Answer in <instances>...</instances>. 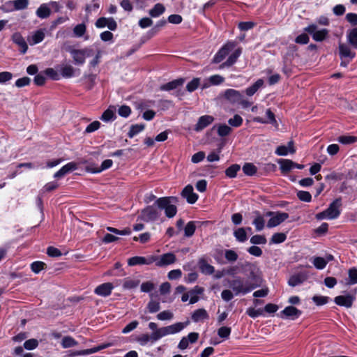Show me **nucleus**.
<instances>
[{
	"label": "nucleus",
	"mask_w": 357,
	"mask_h": 357,
	"mask_svg": "<svg viewBox=\"0 0 357 357\" xmlns=\"http://www.w3.org/2000/svg\"><path fill=\"white\" fill-rule=\"evenodd\" d=\"M261 283V279L257 276L253 271L250 273V279L245 280L241 277H235L231 280H227V285L234 292L235 295L240 294H246L255 288L259 287Z\"/></svg>",
	"instance_id": "1"
},
{
	"label": "nucleus",
	"mask_w": 357,
	"mask_h": 357,
	"mask_svg": "<svg viewBox=\"0 0 357 357\" xmlns=\"http://www.w3.org/2000/svg\"><path fill=\"white\" fill-rule=\"evenodd\" d=\"M188 323L183 324L178 322L174 324L160 328L156 331L153 332L151 335L142 334L136 338V341L142 346L146 345L149 342H155L164 336L170 334H174L180 332L184 328Z\"/></svg>",
	"instance_id": "2"
},
{
	"label": "nucleus",
	"mask_w": 357,
	"mask_h": 357,
	"mask_svg": "<svg viewBox=\"0 0 357 357\" xmlns=\"http://www.w3.org/2000/svg\"><path fill=\"white\" fill-rule=\"evenodd\" d=\"M178 201L176 197H164L156 199L155 205L158 207L160 210H164L165 215L172 218L174 217L177 213V208L172 202H176Z\"/></svg>",
	"instance_id": "3"
},
{
	"label": "nucleus",
	"mask_w": 357,
	"mask_h": 357,
	"mask_svg": "<svg viewBox=\"0 0 357 357\" xmlns=\"http://www.w3.org/2000/svg\"><path fill=\"white\" fill-rule=\"evenodd\" d=\"M68 52L73 59V63L77 66L83 65L85 63L86 58L91 56L93 54V50L90 47L79 50L69 47Z\"/></svg>",
	"instance_id": "4"
},
{
	"label": "nucleus",
	"mask_w": 357,
	"mask_h": 357,
	"mask_svg": "<svg viewBox=\"0 0 357 357\" xmlns=\"http://www.w3.org/2000/svg\"><path fill=\"white\" fill-rule=\"evenodd\" d=\"M237 43L236 41H228L215 54L212 63H221L227 56L236 47Z\"/></svg>",
	"instance_id": "5"
},
{
	"label": "nucleus",
	"mask_w": 357,
	"mask_h": 357,
	"mask_svg": "<svg viewBox=\"0 0 357 357\" xmlns=\"http://www.w3.org/2000/svg\"><path fill=\"white\" fill-rule=\"evenodd\" d=\"M266 216L270 217V219L267 222V227L272 228L280 225L282 222L285 221L289 218V214L284 212L268 211L266 213Z\"/></svg>",
	"instance_id": "6"
},
{
	"label": "nucleus",
	"mask_w": 357,
	"mask_h": 357,
	"mask_svg": "<svg viewBox=\"0 0 357 357\" xmlns=\"http://www.w3.org/2000/svg\"><path fill=\"white\" fill-rule=\"evenodd\" d=\"M317 29L318 27L316 24H312L304 28V31L310 34L314 40L321 42L326 38L329 31L326 29H322L321 30H318Z\"/></svg>",
	"instance_id": "7"
},
{
	"label": "nucleus",
	"mask_w": 357,
	"mask_h": 357,
	"mask_svg": "<svg viewBox=\"0 0 357 357\" xmlns=\"http://www.w3.org/2000/svg\"><path fill=\"white\" fill-rule=\"evenodd\" d=\"M160 212L153 206H148L143 209L139 218L145 222L155 221L160 217Z\"/></svg>",
	"instance_id": "8"
},
{
	"label": "nucleus",
	"mask_w": 357,
	"mask_h": 357,
	"mask_svg": "<svg viewBox=\"0 0 357 357\" xmlns=\"http://www.w3.org/2000/svg\"><path fill=\"white\" fill-rule=\"evenodd\" d=\"M342 206V199L337 198L330 204L326 209L328 215V219L333 220L337 218L340 214V207Z\"/></svg>",
	"instance_id": "9"
},
{
	"label": "nucleus",
	"mask_w": 357,
	"mask_h": 357,
	"mask_svg": "<svg viewBox=\"0 0 357 357\" xmlns=\"http://www.w3.org/2000/svg\"><path fill=\"white\" fill-rule=\"evenodd\" d=\"M97 28H104L107 26L111 31H115L117 28L116 22L112 17H100L96 22Z\"/></svg>",
	"instance_id": "10"
},
{
	"label": "nucleus",
	"mask_w": 357,
	"mask_h": 357,
	"mask_svg": "<svg viewBox=\"0 0 357 357\" xmlns=\"http://www.w3.org/2000/svg\"><path fill=\"white\" fill-rule=\"evenodd\" d=\"M181 195L191 204L195 203L198 199V195L193 192V187L191 185H188L183 189Z\"/></svg>",
	"instance_id": "11"
},
{
	"label": "nucleus",
	"mask_w": 357,
	"mask_h": 357,
	"mask_svg": "<svg viewBox=\"0 0 357 357\" xmlns=\"http://www.w3.org/2000/svg\"><path fill=\"white\" fill-rule=\"evenodd\" d=\"M242 53V49L238 47L228 57L226 61L220 64L219 68L222 69L224 68H228L233 66L237 61L238 58Z\"/></svg>",
	"instance_id": "12"
},
{
	"label": "nucleus",
	"mask_w": 357,
	"mask_h": 357,
	"mask_svg": "<svg viewBox=\"0 0 357 357\" xmlns=\"http://www.w3.org/2000/svg\"><path fill=\"white\" fill-rule=\"evenodd\" d=\"M176 260V255L172 252H168L163 254L160 257L159 259L156 262V265L160 267L165 266L174 264Z\"/></svg>",
	"instance_id": "13"
},
{
	"label": "nucleus",
	"mask_w": 357,
	"mask_h": 357,
	"mask_svg": "<svg viewBox=\"0 0 357 357\" xmlns=\"http://www.w3.org/2000/svg\"><path fill=\"white\" fill-rule=\"evenodd\" d=\"M13 42L16 44L20 47V52L22 54H25L28 50V45L25 39L22 37V36L18 33H14L12 36Z\"/></svg>",
	"instance_id": "14"
},
{
	"label": "nucleus",
	"mask_w": 357,
	"mask_h": 357,
	"mask_svg": "<svg viewBox=\"0 0 357 357\" xmlns=\"http://www.w3.org/2000/svg\"><path fill=\"white\" fill-rule=\"evenodd\" d=\"M224 96L231 103H240L243 99V96L239 91L231 89H227Z\"/></svg>",
	"instance_id": "15"
},
{
	"label": "nucleus",
	"mask_w": 357,
	"mask_h": 357,
	"mask_svg": "<svg viewBox=\"0 0 357 357\" xmlns=\"http://www.w3.org/2000/svg\"><path fill=\"white\" fill-rule=\"evenodd\" d=\"M114 286L111 282H105L98 285L94 290L95 294L103 297L108 296L111 294Z\"/></svg>",
	"instance_id": "16"
},
{
	"label": "nucleus",
	"mask_w": 357,
	"mask_h": 357,
	"mask_svg": "<svg viewBox=\"0 0 357 357\" xmlns=\"http://www.w3.org/2000/svg\"><path fill=\"white\" fill-rule=\"evenodd\" d=\"M338 49L341 59H349L352 60L356 56V53L352 52L350 47L344 43H340Z\"/></svg>",
	"instance_id": "17"
},
{
	"label": "nucleus",
	"mask_w": 357,
	"mask_h": 357,
	"mask_svg": "<svg viewBox=\"0 0 357 357\" xmlns=\"http://www.w3.org/2000/svg\"><path fill=\"white\" fill-rule=\"evenodd\" d=\"M307 279V274L306 273L301 272L296 273L289 278L288 284L291 287H296L303 283Z\"/></svg>",
	"instance_id": "18"
},
{
	"label": "nucleus",
	"mask_w": 357,
	"mask_h": 357,
	"mask_svg": "<svg viewBox=\"0 0 357 357\" xmlns=\"http://www.w3.org/2000/svg\"><path fill=\"white\" fill-rule=\"evenodd\" d=\"M281 317L295 319L301 314V311L294 306L286 307L281 312Z\"/></svg>",
	"instance_id": "19"
},
{
	"label": "nucleus",
	"mask_w": 357,
	"mask_h": 357,
	"mask_svg": "<svg viewBox=\"0 0 357 357\" xmlns=\"http://www.w3.org/2000/svg\"><path fill=\"white\" fill-rule=\"evenodd\" d=\"M214 121V118L210 115L202 116L199 118L197 124L195 125V130L197 132L202 130L211 124Z\"/></svg>",
	"instance_id": "20"
},
{
	"label": "nucleus",
	"mask_w": 357,
	"mask_h": 357,
	"mask_svg": "<svg viewBox=\"0 0 357 357\" xmlns=\"http://www.w3.org/2000/svg\"><path fill=\"white\" fill-rule=\"evenodd\" d=\"M354 300V297L348 294L347 296H337L335 298L334 301L337 305L349 308L352 306Z\"/></svg>",
	"instance_id": "21"
},
{
	"label": "nucleus",
	"mask_w": 357,
	"mask_h": 357,
	"mask_svg": "<svg viewBox=\"0 0 357 357\" xmlns=\"http://www.w3.org/2000/svg\"><path fill=\"white\" fill-rule=\"evenodd\" d=\"M77 165L75 162H69V163L66 164V165H64L63 167H62L58 172H56L54 174V177L56 178L63 177L68 173H69L73 170H75L77 169Z\"/></svg>",
	"instance_id": "22"
},
{
	"label": "nucleus",
	"mask_w": 357,
	"mask_h": 357,
	"mask_svg": "<svg viewBox=\"0 0 357 357\" xmlns=\"http://www.w3.org/2000/svg\"><path fill=\"white\" fill-rule=\"evenodd\" d=\"M198 266L200 271L204 275H212L215 272L214 267L209 264L204 258L199 259Z\"/></svg>",
	"instance_id": "23"
},
{
	"label": "nucleus",
	"mask_w": 357,
	"mask_h": 357,
	"mask_svg": "<svg viewBox=\"0 0 357 357\" xmlns=\"http://www.w3.org/2000/svg\"><path fill=\"white\" fill-rule=\"evenodd\" d=\"M185 79L179 78L162 84L160 86L161 91H171L177 89L184 84Z\"/></svg>",
	"instance_id": "24"
},
{
	"label": "nucleus",
	"mask_w": 357,
	"mask_h": 357,
	"mask_svg": "<svg viewBox=\"0 0 357 357\" xmlns=\"http://www.w3.org/2000/svg\"><path fill=\"white\" fill-rule=\"evenodd\" d=\"M296 151L294 147L293 141H290L287 146L282 145L279 146L275 150V154L278 155H287L289 153H294Z\"/></svg>",
	"instance_id": "25"
},
{
	"label": "nucleus",
	"mask_w": 357,
	"mask_h": 357,
	"mask_svg": "<svg viewBox=\"0 0 357 357\" xmlns=\"http://www.w3.org/2000/svg\"><path fill=\"white\" fill-rule=\"evenodd\" d=\"M79 69H75L71 65L66 64L61 68V74L65 78L72 77L76 74L79 75Z\"/></svg>",
	"instance_id": "26"
},
{
	"label": "nucleus",
	"mask_w": 357,
	"mask_h": 357,
	"mask_svg": "<svg viewBox=\"0 0 357 357\" xmlns=\"http://www.w3.org/2000/svg\"><path fill=\"white\" fill-rule=\"evenodd\" d=\"M209 318L208 314L204 308H199L193 312L191 316L192 320L197 323Z\"/></svg>",
	"instance_id": "27"
},
{
	"label": "nucleus",
	"mask_w": 357,
	"mask_h": 357,
	"mask_svg": "<svg viewBox=\"0 0 357 357\" xmlns=\"http://www.w3.org/2000/svg\"><path fill=\"white\" fill-rule=\"evenodd\" d=\"M204 289L203 287L199 286H195L193 289L189 291L190 295V303L194 304L199 301V297L198 295L202 294Z\"/></svg>",
	"instance_id": "28"
},
{
	"label": "nucleus",
	"mask_w": 357,
	"mask_h": 357,
	"mask_svg": "<svg viewBox=\"0 0 357 357\" xmlns=\"http://www.w3.org/2000/svg\"><path fill=\"white\" fill-rule=\"evenodd\" d=\"M278 163L280 165V170L282 173L289 172L294 167L295 162L288 159H279Z\"/></svg>",
	"instance_id": "29"
},
{
	"label": "nucleus",
	"mask_w": 357,
	"mask_h": 357,
	"mask_svg": "<svg viewBox=\"0 0 357 357\" xmlns=\"http://www.w3.org/2000/svg\"><path fill=\"white\" fill-rule=\"evenodd\" d=\"M347 38L349 44L357 49V26L347 31Z\"/></svg>",
	"instance_id": "30"
},
{
	"label": "nucleus",
	"mask_w": 357,
	"mask_h": 357,
	"mask_svg": "<svg viewBox=\"0 0 357 357\" xmlns=\"http://www.w3.org/2000/svg\"><path fill=\"white\" fill-rule=\"evenodd\" d=\"M152 263L151 260H148L144 257H132L128 260V264L129 266H136L141 264H150Z\"/></svg>",
	"instance_id": "31"
},
{
	"label": "nucleus",
	"mask_w": 357,
	"mask_h": 357,
	"mask_svg": "<svg viewBox=\"0 0 357 357\" xmlns=\"http://www.w3.org/2000/svg\"><path fill=\"white\" fill-rule=\"evenodd\" d=\"M139 280L126 278L123 281V287L125 289H131L137 287L139 284Z\"/></svg>",
	"instance_id": "32"
},
{
	"label": "nucleus",
	"mask_w": 357,
	"mask_h": 357,
	"mask_svg": "<svg viewBox=\"0 0 357 357\" xmlns=\"http://www.w3.org/2000/svg\"><path fill=\"white\" fill-rule=\"evenodd\" d=\"M165 10V6L162 3H156L152 9L149 10V15L152 17H157L162 15Z\"/></svg>",
	"instance_id": "33"
},
{
	"label": "nucleus",
	"mask_w": 357,
	"mask_h": 357,
	"mask_svg": "<svg viewBox=\"0 0 357 357\" xmlns=\"http://www.w3.org/2000/svg\"><path fill=\"white\" fill-rule=\"evenodd\" d=\"M51 10L46 4H42L36 10V15L38 17L44 19L50 16Z\"/></svg>",
	"instance_id": "34"
},
{
	"label": "nucleus",
	"mask_w": 357,
	"mask_h": 357,
	"mask_svg": "<svg viewBox=\"0 0 357 357\" xmlns=\"http://www.w3.org/2000/svg\"><path fill=\"white\" fill-rule=\"evenodd\" d=\"M196 230V222L190 221L184 227V235L185 237H191Z\"/></svg>",
	"instance_id": "35"
},
{
	"label": "nucleus",
	"mask_w": 357,
	"mask_h": 357,
	"mask_svg": "<svg viewBox=\"0 0 357 357\" xmlns=\"http://www.w3.org/2000/svg\"><path fill=\"white\" fill-rule=\"evenodd\" d=\"M234 236L238 241L241 243L245 242L248 238L245 229L243 227H240L236 229L234 231Z\"/></svg>",
	"instance_id": "36"
},
{
	"label": "nucleus",
	"mask_w": 357,
	"mask_h": 357,
	"mask_svg": "<svg viewBox=\"0 0 357 357\" xmlns=\"http://www.w3.org/2000/svg\"><path fill=\"white\" fill-rule=\"evenodd\" d=\"M116 118L114 109L109 107L107 109H106L102 114L100 119L103 121L108 122L112 120H114Z\"/></svg>",
	"instance_id": "37"
},
{
	"label": "nucleus",
	"mask_w": 357,
	"mask_h": 357,
	"mask_svg": "<svg viewBox=\"0 0 357 357\" xmlns=\"http://www.w3.org/2000/svg\"><path fill=\"white\" fill-rule=\"evenodd\" d=\"M243 172L247 176H253L257 173V168L252 163H245L243 166Z\"/></svg>",
	"instance_id": "38"
},
{
	"label": "nucleus",
	"mask_w": 357,
	"mask_h": 357,
	"mask_svg": "<svg viewBox=\"0 0 357 357\" xmlns=\"http://www.w3.org/2000/svg\"><path fill=\"white\" fill-rule=\"evenodd\" d=\"M241 169V166L238 164H234L229 166L225 170V174L229 178H235L237 172Z\"/></svg>",
	"instance_id": "39"
},
{
	"label": "nucleus",
	"mask_w": 357,
	"mask_h": 357,
	"mask_svg": "<svg viewBox=\"0 0 357 357\" xmlns=\"http://www.w3.org/2000/svg\"><path fill=\"white\" fill-rule=\"evenodd\" d=\"M78 342L70 336H65L61 341V346L63 348H70L77 346Z\"/></svg>",
	"instance_id": "40"
},
{
	"label": "nucleus",
	"mask_w": 357,
	"mask_h": 357,
	"mask_svg": "<svg viewBox=\"0 0 357 357\" xmlns=\"http://www.w3.org/2000/svg\"><path fill=\"white\" fill-rule=\"evenodd\" d=\"M113 164V161L110 159H107L104 160L100 167H97L95 169H91L90 171L92 173H100L103 170L107 169L112 167Z\"/></svg>",
	"instance_id": "41"
},
{
	"label": "nucleus",
	"mask_w": 357,
	"mask_h": 357,
	"mask_svg": "<svg viewBox=\"0 0 357 357\" xmlns=\"http://www.w3.org/2000/svg\"><path fill=\"white\" fill-rule=\"evenodd\" d=\"M287 235L284 233H275L271 240L270 244H278L285 241Z\"/></svg>",
	"instance_id": "42"
},
{
	"label": "nucleus",
	"mask_w": 357,
	"mask_h": 357,
	"mask_svg": "<svg viewBox=\"0 0 357 357\" xmlns=\"http://www.w3.org/2000/svg\"><path fill=\"white\" fill-rule=\"evenodd\" d=\"M145 128L144 124H135L130 126L128 136L132 138L135 135L142 132Z\"/></svg>",
	"instance_id": "43"
},
{
	"label": "nucleus",
	"mask_w": 357,
	"mask_h": 357,
	"mask_svg": "<svg viewBox=\"0 0 357 357\" xmlns=\"http://www.w3.org/2000/svg\"><path fill=\"white\" fill-rule=\"evenodd\" d=\"M86 31V26L85 24L81 23L76 25L73 29V33L76 37H82L84 35Z\"/></svg>",
	"instance_id": "44"
},
{
	"label": "nucleus",
	"mask_w": 357,
	"mask_h": 357,
	"mask_svg": "<svg viewBox=\"0 0 357 357\" xmlns=\"http://www.w3.org/2000/svg\"><path fill=\"white\" fill-rule=\"evenodd\" d=\"M231 132V128L226 124H220L218 127V134L220 137L229 135Z\"/></svg>",
	"instance_id": "45"
},
{
	"label": "nucleus",
	"mask_w": 357,
	"mask_h": 357,
	"mask_svg": "<svg viewBox=\"0 0 357 357\" xmlns=\"http://www.w3.org/2000/svg\"><path fill=\"white\" fill-rule=\"evenodd\" d=\"M147 309L150 313H155L160 310V302L154 300H151L147 304Z\"/></svg>",
	"instance_id": "46"
},
{
	"label": "nucleus",
	"mask_w": 357,
	"mask_h": 357,
	"mask_svg": "<svg viewBox=\"0 0 357 357\" xmlns=\"http://www.w3.org/2000/svg\"><path fill=\"white\" fill-rule=\"evenodd\" d=\"M252 224L255 225L257 231H261L264 228V218L261 215H258L254 219Z\"/></svg>",
	"instance_id": "47"
},
{
	"label": "nucleus",
	"mask_w": 357,
	"mask_h": 357,
	"mask_svg": "<svg viewBox=\"0 0 357 357\" xmlns=\"http://www.w3.org/2000/svg\"><path fill=\"white\" fill-rule=\"evenodd\" d=\"M312 263L317 269L321 270L326 267L327 261H326L323 257H316L313 259Z\"/></svg>",
	"instance_id": "48"
},
{
	"label": "nucleus",
	"mask_w": 357,
	"mask_h": 357,
	"mask_svg": "<svg viewBox=\"0 0 357 357\" xmlns=\"http://www.w3.org/2000/svg\"><path fill=\"white\" fill-rule=\"evenodd\" d=\"M228 123L233 127L237 128L242 125L243 119L238 114H235L233 118L228 120Z\"/></svg>",
	"instance_id": "49"
},
{
	"label": "nucleus",
	"mask_w": 357,
	"mask_h": 357,
	"mask_svg": "<svg viewBox=\"0 0 357 357\" xmlns=\"http://www.w3.org/2000/svg\"><path fill=\"white\" fill-rule=\"evenodd\" d=\"M266 241V237L262 235H254L250 238V243L253 245H264Z\"/></svg>",
	"instance_id": "50"
},
{
	"label": "nucleus",
	"mask_w": 357,
	"mask_h": 357,
	"mask_svg": "<svg viewBox=\"0 0 357 357\" xmlns=\"http://www.w3.org/2000/svg\"><path fill=\"white\" fill-rule=\"evenodd\" d=\"M225 259L229 262H235L238 259V254L232 250H226L225 252Z\"/></svg>",
	"instance_id": "51"
},
{
	"label": "nucleus",
	"mask_w": 357,
	"mask_h": 357,
	"mask_svg": "<svg viewBox=\"0 0 357 357\" xmlns=\"http://www.w3.org/2000/svg\"><path fill=\"white\" fill-rule=\"evenodd\" d=\"M357 138L354 136H340L337 141L343 144H350L356 142Z\"/></svg>",
	"instance_id": "52"
},
{
	"label": "nucleus",
	"mask_w": 357,
	"mask_h": 357,
	"mask_svg": "<svg viewBox=\"0 0 357 357\" xmlns=\"http://www.w3.org/2000/svg\"><path fill=\"white\" fill-rule=\"evenodd\" d=\"M199 84H200V79L199 78H194L192 80H191L190 82L188 83V84L186 86V89L189 92H192L198 88Z\"/></svg>",
	"instance_id": "53"
},
{
	"label": "nucleus",
	"mask_w": 357,
	"mask_h": 357,
	"mask_svg": "<svg viewBox=\"0 0 357 357\" xmlns=\"http://www.w3.org/2000/svg\"><path fill=\"white\" fill-rule=\"evenodd\" d=\"M14 9L15 10H23L25 9L29 4L28 0H15L13 1Z\"/></svg>",
	"instance_id": "54"
},
{
	"label": "nucleus",
	"mask_w": 357,
	"mask_h": 357,
	"mask_svg": "<svg viewBox=\"0 0 357 357\" xmlns=\"http://www.w3.org/2000/svg\"><path fill=\"white\" fill-rule=\"evenodd\" d=\"M349 281L347 282L348 284H354L357 283V268H352L348 271Z\"/></svg>",
	"instance_id": "55"
},
{
	"label": "nucleus",
	"mask_w": 357,
	"mask_h": 357,
	"mask_svg": "<svg viewBox=\"0 0 357 357\" xmlns=\"http://www.w3.org/2000/svg\"><path fill=\"white\" fill-rule=\"evenodd\" d=\"M174 314L169 310H164L157 314V319L161 321L171 320Z\"/></svg>",
	"instance_id": "56"
},
{
	"label": "nucleus",
	"mask_w": 357,
	"mask_h": 357,
	"mask_svg": "<svg viewBox=\"0 0 357 357\" xmlns=\"http://www.w3.org/2000/svg\"><path fill=\"white\" fill-rule=\"evenodd\" d=\"M297 197L301 201L305 202H310L312 199L311 194L307 191H298L297 192Z\"/></svg>",
	"instance_id": "57"
},
{
	"label": "nucleus",
	"mask_w": 357,
	"mask_h": 357,
	"mask_svg": "<svg viewBox=\"0 0 357 357\" xmlns=\"http://www.w3.org/2000/svg\"><path fill=\"white\" fill-rule=\"evenodd\" d=\"M38 346V341L36 339L32 338L24 342V348L27 350H32Z\"/></svg>",
	"instance_id": "58"
},
{
	"label": "nucleus",
	"mask_w": 357,
	"mask_h": 357,
	"mask_svg": "<svg viewBox=\"0 0 357 357\" xmlns=\"http://www.w3.org/2000/svg\"><path fill=\"white\" fill-rule=\"evenodd\" d=\"M46 264L43 261H34L31 265V268L35 273H38L45 268Z\"/></svg>",
	"instance_id": "59"
},
{
	"label": "nucleus",
	"mask_w": 357,
	"mask_h": 357,
	"mask_svg": "<svg viewBox=\"0 0 357 357\" xmlns=\"http://www.w3.org/2000/svg\"><path fill=\"white\" fill-rule=\"evenodd\" d=\"M231 331L229 327L222 326L218 330V335L222 338L227 339L229 337Z\"/></svg>",
	"instance_id": "60"
},
{
	"label": "nucleus",
	"mask_w": 357,
	"mask_h": 357,
	"mask_svg": "<svg viewBox=\"0 0 357 357\" xmlns=\"http://www.w3.org/2000/svg\"><path fill=\"white\" fill-rule=\"evenodd\" d=\"M45 33L42 30H38L34 33L32 36L33 44H38L43 40Z\"/></svg>",
	"instance_id": "61"
},
{
	"label": "nucleus",
	"mask_w": 357,
	"mask_h": 357,
	"mask_svg": "<svg viewBox=\"0 0 357 357\" xmlns=\"http://www.w3.org/2000/svg\"><path fill=\"white\" fill-rule=\"evenodd\" d=\"M208 80L212 85H219L224 82L225 78L220 75H214L211 76Z\"/></svg>",
	"instance_id": "62"
},
{
	"label": "nucleus",
	"mask_w": 357,
	"mask_h": 357,
	"mask_svg": "<svg viewBox=\"0 0 357 357\" xmlns=\"http://www.w3.org/2000/svg\"><path fill=\"white\" fill-rule=\"evenodd\" d=\"M345 20L353 26H357V13H349L345 16Z\"/></svg>",
	"instance_id": "63"
},
{
	"label": "nucleus",
	"mask_w": 357,
	"mask_h": 357,
	"mask_svg": "<svg viewBox=\"0 0 357 357\" xmlns=\"http://www.w3.org/2000/svg\"><path fill=\"white\" fill-rule=\"evenodd\" d=\"M13 354L20 357H34L31 353L24 354V349L22 347H17L13 351Z\"/></svg>",
	"instance_id": "64"
}]
</instances>
